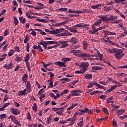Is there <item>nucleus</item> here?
<instances>
[{"label":"nucleus","mask_w":127,"mask_h":127,"mask_svg":"<svg viewBox=\"0 0 127 127\" xmlns=\"http://www.w3.org/2000/svg\"><path fill=\"white\" fill-rule=\"evenodd\" d=\"M124 52V51L122 49H114V53L116 54H122Z\"/></svg>","instance_id":"15"},{"label":"nucleus","mask_w":127,"mask_h":127,"mask_svg":"<svg viewBox=\"0 0 127 127\" xmlns=\"http://www.w3.org/2000/svg\"><path fill=\"white\" fill-rule=\"evenodd\" d=\"M39 44H40L41 45H42L44 48H46V47L49 46V45L58 44V42H55L53 41H45V42H39Z\"/></svg>","instance_id":"3"},{"label":"nucleus","mask_w":127,"mask_h":127,"mask_svg":"<svg viewBox=\"0 0 127 127\" xmlns=\"http://www.w3.org/2000/svg\"><path fill=\"white\" fill-rule=\"evenodd\" d=\"M80 57H81V58H83V60H84V61H87V60H88V59H89L90 57H92V55L89 54L82 53L80 54Z\"/></svg>","instance_id":"5"},{"label":"nucleus","mask_w":127,"mask_h":127,"mask_svg":"<svg viewBox=\"0 0 127 127\" xmlns=\"http://www.w3.org/2000/svg\"><path fill=\"white\" fill-rule=\"evenodd\" d=\"M63 31H64V28L57 29L53 30L51 33H53V34H58V33H61V32H63Z\"/></svg>","instance_id":"8"},{"label":"nucleus","mask_w":127,"mask_h":127,"mask_svg":"<svg viewBox=\"0 0 127 127\" xmlns=\"http://www.w3.org/2000/svg\"><path fill=\"white\" fill-rule=\"evenodd\" d=\"M61 108H53V111L54 112H56L57 111H59V110H61Z\"/></svg>","instance_id":"56"},{"label":"nucleus","mask_w":127,"mask_h":127,"mask_svg":"<svg viewBox=\"0 0 127 127\" xmlns=\"http://www.w3.org/2000/svg\"><path fill=\"white\" fill-rule=\"evenodd\" d=\"M100 6H102V4H98L97 5L91 6V8H93V9H96V8H99Z\"/></svg>","instance_id":"25"},{"label":"nucleus","mask_w":127,"mask_h":127,"mask_svg":"<svg viewBox=\"0 0 127 127\" xmlns=\"http://www.w3.org/2000/svg\"><path fill=\"white\" fill-rule=\"evenodd\" d=\"M16 60L18 62L19 61H21V60H22L21 59V58H20V57L17 56L16 58Z\"/></svg>","instance_id":"60"},{"label":"nucleus","mask_w":127,"mask_h":127,"mask_svg":"<svg viewBox=\"0 0 127 127\" xmlns=\"http://www.w3.org/2000/svg\"><path fill=\"white\" fill-rule=\"evenodd\" d=\"M4 68H5V69H7V70H9L10 69H12V67H13V64L10 63V64L6 65L5 64L4 65Z\"/></svg>","instance_id":"13"},{"label":"nucleus","mask_w":127,"mask_h":127,"mask_svg":"<svg viewBox=\"0 0 127 127\" xmlns=\"http://www.w3.org/2000/svg\"><path fill=\"white\" fill-rule=\"evenodd\" d=\"M29 43H27V46H26V51H27V52H29Z\"/></svg>","instance_id":"55"},{"label":"nucleus","mask_w":127,"mask_h":127,"mask_svg":"<svg viewBox=\"0 0 127 127\" xmlns=\"http://www.w3.org/2000/svg\"><path fill=\"white\" fill-rule=\"evenodd\" d=\"M114 97H111L108 98L107 103H111V101H113Z\"/></svg>","instance_id":"59"},{"label":"nucleus","mask_w":127,"mask_h":127,"mask_svg":"<svg viewBox=\"0 0 127 127\" xmlns=\"http://www.w3.org/2000/svg\"><path fill=\"white\" fill-rule=\"evenodd\" d=\"M8 119H10L11 120V121H13V122H14L16 120V118H15V117H14L12 115L10 116L8 118Z\"/></svg>","instance_id":"37"},{"label":"nucleus","mask_w":127,"mask_h":127,"mask_svg":"<svg viewBox=\"0 0 127 127\" xmlns=\"http://www.w3.org/2000/svg\"><path fill=\"white\" fill-rule=\"evenodd\" d=\"M78 93H82L80 90H75L71 91V96H81V94Z\"/></svg>","instance_id":"7"},{"label":"nucleus","mask_w":127,"mask_h":127,"mask_svg":"<svg viewBox=\"0 0 127 127\" xmlns=\"http://www.w3.org/2000/svg\"><path fill=\"white\" fill-rule=\"evenodd\" d=\"M62 61H63V62H55V65H56L57 66H59V67H66V65H65V64H66V63L67 62V61H71V58H64L62 59Z\"/></svg>","instance_id":"1"},{"label":"nucleus","mask_w":127,"mask_h":127,"mask_svg":"<svg viewBox=\"0 0 127 127\" xmlns=\"http://www.w3.org/2000/svg\"><path fill=\"white\" fill-rule=\"evenodd\" d=\"M47 74L48 75H50L51 78H53V77H54V74H53V73L51 72H48Z\"/></svg>","instance_id":"61"},{"label":"nucleus","mask_w":127,"mask_h":127,"mask_svg":"<svg viewBox=\"0 0 127 127\" xmlns=\"http://www.w3.org/2000/svg\"><path fill=\"white\" fill-rule=\"evenodd\" d=\"M126 110H120L117 111H116V114H118V116H121V115H123V114L125 113Z\"/></svg>","instance_id":"20"},{"label":"nucleus","mask_w":127,"mask_h":127,"mask_svg":"<svg viewBox=\"0 0 127 127\" xmlns=\"http://www.w3.org/2000/svg\"><path fill=\"white\" fill-rule=\"evenodd\" d=\"M59 11H67L68 10V8H60L58 9Z\"/></svg>","instance_id":"39"},{"label":"nucleus","mask_w":127,"mask_h":127,"mask_svg":"<svg viewBox=\"0 0 127 127\" xmlns=\"http://www.w3.org/2000/svg\"><path fill=\"white\" fill-rule=\"evenodd\" d=\"M67 42H71L72 44H76V43H78V40L76 38L72 37L69 41H67Z\"/></svg>","instance_id":"12"},{"label":"nucleus","mask_w":127,"mask_h":127,"mask_svg":"<svg viewBox=\"0 0 127 127\" xmlns=\"http://www.w3.org/2000/svg\"><path fill=\"white\" fill-rule=\"evenodd\" d=\"M95 52H96V53H97V54H95V55H94V56L95 57H98V56H99V51H98V50H97V49H95Z\"/></svg>","instance_id":"54"},{"label":"nucleus","mask_w":127,"mask_h":127,"mask_svg":"<svg viewBox=\"0 0 127 127\" xmlns=\"http://www.w3.org/2000/svg\"><path fill=\"white\" fill-rule=\"evenodd\" d=\"M102 110L104 111L105 114H106V115H107L108 116L110 115V113H109V112L108 111V109H107V108H103Z\"/></svg>","instance_id":"41"},{"label":"nucleus","mask_w":127,"mask_h":127,"mask_svg":"<svg viewBox=\"0 0 127 127\" xmlns=\"http://www.w3.org/2000/svg\"><path fill=\"white\" fill-rule=\"evenodd\" d=\"M68 30H69L70 32H77V29L72 27H69V28H68Z\"/></svg>","instance_id":"33"},{"label":"nucleus","mask_w":127,"mask_h":127,"mask_svg":"<svg viewBox=\"0 0 127 127\" xmlns=\"http://www.w3.org/2000/svg\"><path fill=\"white\" fill-rule=\"evenodd\" d=\"M37 20L38 21H40V22H46V21H47V19H40V18H37Z\"/></svg>","instance_id":"36"},{"label":"nucleus","mask_w":127,"mask_h":127,"mask_svg":"<svg viewBox=\"0 0 127 127\" xmlns=\"http://www.w3.org/2000/svg\"><path fill=\"white\" fill-rule=\"evenodd\" d=\"M14 53V52L13 51V50H10L8 53V56L9 57H10V56H12V55H13Z\"/></svg>","instance_id":"46"},{"label":"nucleus","mask_w":127,"mask_h":127,"mask_svg":"<svg viewBox=\"0 0 127 127\" xmlns=\"http://www.w3.org/2000/svg\"><path fill=\"white\" fill-rule=\"evenodd\" d=\"M14 24L15 25H17V24H18V19H17V18H16V17L14 16Z\"/></svg>","instance_id":"40"},{"label":"nucleus","mask_w":127,"mask_h":127,"mask_svg":"<svg viewBox=\"0 0 127 127\" xmlns=\"http://www.w3.org/2000/svg\"><path fill=\"white\" fill-rule=\"evenodd\" d=\"M83 24H84V23L77 24L73 26V27H83Z\"/></svg>","instance_id":"38"},{"label":"nucleus","mask_w":127,"mask_h":127,"mask_svg":"<svg viewBox=\"0 0 127 127\" xmlns=\"http://www.w3.org/2000/svg\"><path fill=\"white\" fill-rule=\"evenodd\" d=\"M27 74H24L23 75V76L22 77V80L23 82H25V83L27 81L26 80L27 79Z\"/></svg>","instance_id":"30"},{"label":"nucleus","mask_w":127,"mask_h":127,"mask_svg":"<svg viewBox=\"0 0 127 127\" xmlns=\"http://www.w3.org/2000/svg\"><path fill=\"white\" fill-rule=\"evenodd\" d=\"M57 45H59L60 44H62L61 47L62 48H65V47H67L69 45L67 42L64 41V42H59Z\"/></svg>","instance_id":"9"},{"label":"nucleus","mask_w":127,"mask_h":127,"mask_svg":"<svg viewBox=\"0 0 127 127\" xmlns=\"http://www.w3.org/2000/svg\"><path fill=\"white\" fill-rule=\"evenodd\" d=\"M11 111H12V114L13 115H15V116H17V115H19V114H20V112H19V111L15 108L12 107Z\"/></svg>","instance_id":"10"},{"label":"nucleus","mask_w":127,"mask_h":127,"mask_svg":"<svg viewBox=\"0 0 127 127\" xmlns=\"http://www.w3.org/2000/svg\"><path fill=\"white\" fill-rule=\"evenodd\" d=\"M79 67L82 68L81 70L82 73H85L86 71H87V69H88V67H89V64L86 62L81 63Z\"/></svg>","instance_id":"4"},{"label":"nucleus","mask_w":127,"mask_h":127,"mask_svg":"<svg viewBox=\"0 0 127 127\" xmlns=\"http://www.w3.org/2000/svg\"><path fill=\"white\" fill-rule=\"evenodd\" d=\"M61 23H55L53 24L54 26H61Z\"/></svg>","instance_id":"63"},{"label":"nucleus","mask_w":127,"mask_h":127,"mask_svg":"<svg viewBox=\"0 0 127 127\" xmlns=\"http://www.w3.org/2000/svg\"><path fill=\"white\" fill-rule=\"evenodd\" d=\"M59 46V45H56L55 46H49L46 47V48H45V49H46L47 50H48L49 49H52L53 48H56V47H58Z\"/></svg>","instance_id":"24"},{"label":"nucleus","mask_w":127,"mask_h":127,"mask_svg":"<svg viewBox=\"0 0 127 127\" xmlns=\"http://www.w3.org/2000/svg\"><path fill=\"white\" fill-rule=\"evenodd\" d=\"M127 0H114V1L116 3H121L123 2V1H126Z\"/></svg>","instance_id":"42"},{"label":"nucleus","mask_w":127,"mask_h":127,"mask_svg":"<svg viewBox=\"0 0 127 127\" xmlns=\"http://www.w3.org/2000/svg\"><path fill=\"white\" fill-rule=\"evenodd\" d=\"M61 81L64 84H65V83H68V82H70V80L69 79V78H66L61 79Z\"/></svg>","instance_id":"22"},{"label":"nucleus","mask_w":127,"mask_h":127,"mask_svg":"<svg viewBox=\"0 0 127 127\" xmlns=\"http://www.w3.org/2000/svg\"><path fill=\"white\" fill-rule=\"evenodd\" d=\"M5 118H6V115L4 114H2L0 115V120H3V119H5Z\"/></svg>","instance_id":"43"},{"label":"nucleus","mask_w":127,"mask_h":127,"mask_svg":"<svg viewBox=\"0 0 127 127\" xmlns=\"http://www.w3.org/2000/svg\"><path fill=\"white\" fill-rule=\"evenodd\" d=\"M51 122V118L50 117L47 118L46 123L47 125H49Z\"/></svg>","instance_id":"47"},{"label":"nucleus","mask_w":127,"mask_h":127,"mask_svg":"<svg viewBox=\"0 0 127 127\" xmlns=\"http://www.w3.org/2000/svg\"><path fill=\"white\" fill-rule=\"evenodd\" d=\"M92 70H95V71H100V70H103V68L101 66H93L91 67Z\"/></svg>","instance_id":"14"},{"label":"nucleus","mask_w":127,"mask_h":127,"mask_svg":"<svg viewBox=\"0 0 127 127\" xmlns=\"http://www.w3.org/2000/svg\"><path fill=\"white\" fill-rule=\"evenodd\" d=\"M32 110L35 111V112H37V105L36 103L33 104V106L32 107Z\"/></svg>","instance_id":"34"},{"label":"nucleus","mask_w":127,"mask_h":127,"mask_svg":"<svg viewBox=\"0 0 127 127\" xmlns=\"http://www.w3.org/2000/svg\"><path fill=\"white\" fill-rule=\"evenodd\" d=\"M107 51L110 53H115V49H108Z\"/></svg>","instance_id":"49"},{"label":"nucleus","mask_w":127,"mask_h":127,"mask_svg":"<svg viewBox=\"0 0 127 127\" xmlns=\"http://www.w3.org/2000/svg\"><path fill=\"white\" fill-rule=\"evenodd\" d=\"M99 18L102 21H109V17L107 16L100 15L98 16Z\"/></svg>","instance_id":"11"},{"label":"nucleus","mask_w":127,"mask_h":127,"mask_svg":"<svg viewBox=\"0 0 127 127\" xmlns=\"http://www.w3.org/2000/svg\"><path fill=\"white\" fill-rule=\"evenodd\" d=\"M26 94V89H24L23 91H19L18 95V96H24Z\"/></svg>","instance_id":"18"},{"label":"nucleus","mask_w":127,"mask_h":127,"mask_svg":"<svg viewBox=\"0 0 127 127\" xmlns=\"http://www.w3.org/2000/svg\"><path fill=\"white\" fill-rule=\"evenodd\" d=\"M125 53L116 54L115 57L117 59H122V58L124 57L125 56Z\"/></svg>","instance_id":"16"},{"label":"nucleus","mask_w":127,"mask_h":127,"mask_svg":"<svg viewBox=\"0 0 127 127\" xmlns=\"http://www.w3.org/2000/svg\"><path fill=\"white\" fill-rule=\"evenodd\" d=\"M29 54H27L26 55V57L25 58V62H28V61L29 60Z\"/></svg>","instance_id":"44"},{"label":"nucleus","mask_w":127,"mask_h":127,"mask_svg":"<svg viewBox=\"0 0 127 127\" xmlns=\"http://www.w3.org/2000/svg\"><path fill=\"white\" fill-rule=\"evenodd\" d=\"M108 26H109V25H106V26H103L102 27H100L99 28H97L96 27V26H95V25H93L92 26V29L93 30L91 31V33H92L93 34H98V31H100V30H102V29H106V28H107V27H108Z\"/></svg>","instance_id":"2"},{"label":"nucleus","mask_w":127,"mask_h":127,"mask_svg":"<svg viewBox=\"0 0 127 127\" xmlns=\"http://www.w3.org/2000/svg\"><path fill=\"white\" fill-rule=\"evenodd\" d=\"M25 86L26 87V89H30L31 85H30V82L29 81H26Z\"/></svg>","instance_id":"26"},{"label":"nucleus","mask_w":127,"mask_h":127,"mask_svg":"<svg viewBox=\"0 0 127 127\" xmlns=\"http://www.w3.org/2000/svg\"><path fill=\"white\" fill-rule=\"evenodd\" d=\"M93 75L91 74H87L85 75V79H87V80H91Z\"/></svg>","instance_id":"29"},{"label":"nucleus","mask_w":127,"mask_h":127,"mask_svg":"<svg viewBox=\"0 0 127 127\" xmlns=\"http://www.w3.org/2000/svg\"><path fill=\"white\" fill-rule=\"evenodd\" d=\"M109 20H115V19H118V16H110V17L109 18Z\"/></svg>","instance_id":"31"},{"label":"nucleus","mask_w":127,"mask_h":127,"mask_svg":"<svg viewBox=\"0 0 127 127\" xmlns=\"http://www.w3.org/2000/svg\"><path fill=\"white\" fill-rule=\"evenodd\" d=\"M68 36V31L65 30L64 32L61 33L59 36Z\"/></svg>","instance_id":"28"},{"label":"nucleus","mask_w":127,"mask_h":127,"mask_svg":"<svg viewBox=\"0 0 127 127\" xmlns=\"http://www.w3.org/2000/svg\"><path fill=\"white\" fill-rule=\"evenodd\" d=\"M28 41V38H27V35H26L24 42V43H26Z\"/></svg>","instance_id":"64"},{"label":"nucleus","mask_w":127,"mask_h":127,"mask_svg":"<svg viewBox=\"0 0 127 127\" xmlns=\"http://www.w3.org/2000/svg\"><path fill=\"white\" fill-rule=\"evenodd\" d=\"M101 23H102V20L98 19L93 25H94V26H99V25H101Z\"/></svg>","instance_id":"21"},{"label":"nucleus","mask_w":127,"mask_h":127,"mask_svg":"<svg viewBox=\"0 0 127 127\" xmlns=\"http://www.w3.org/2000/svg\"><path fill=\"white\" fill-rule=\"evenodd\" d=\"M112 83H114V84H116V85H118V87H121V83H120L119 82H118L116 80L112 81Z\"/></svg>","instance_id":"45"},{"label":"nucleus","mask_w":127,"mask_h":127,"mask_svg":"<svg viewBox=\"0 0 127 127\" xmlns=\"http://www.w3.org/2000/svg\"><path fill=\"white\" fill-rule=\"evenodd\" d=\"M83 125H84V123H83V121H81L80 122L77 124V125L78 127H83Z\"/></svg>","instance_id":"52"},{"label":"nucleus","mask_w":127,"mask_h":127,"mask_svg":"<svg viewBox=\"0 0 127 127\" xmlns=\"http://www.w3.org/2000/svg\"><path fill=\"white\" fill-rule=\"evenodd\" d=\"M76 121H77L76 119H73L71 121V124H70V126H73V124H74L75 122H76Z\"/></svg>","instance_id":"53"},{"label":"nucleus","mask_w":127,"mask_h":127,"mask_svg":"<svg viewBox=\"0 0 127 127\" xmlns=\"http://www.w3.org/2000/svg\"><path fill=\"white\" fill-rule=\"evenodd\" d=\"M81 69L80 70H77L75 71V74H84V72H82Z\"/></svg>","instance_id":"51"},{"label":"nucleus","mask_w":127,"mask_h":127,"mask_svg":"<svg viewBox=\"0 0 127 127\" xmlns=\"http://www.w3.org/2000/svg\"><path fill=\"white\" fill-rule=\"evenodd\" d=\"M19 19L20 20V22L21 23H23V24H24V23H25V21H26L25 18H23V17H20Z\"/></svg>","instance_id":"27"},{"label":"nucleus","mask_w":127,"mask_h":127,"mask_svg":"<svg viewBox=\"0 0 127 127\" xmlns=\"http://www.w3.org/2000/svg\"><path fill=\"white\" fill-rule=\"evenodd\" d=\"M126 34L125 32L124 33H122L120 35V37H121V38H122V37H124V36H126Z\"/></svg>","instance_id":"62"},{"label":"nucleus","mask_w":127,"mask_h":127,"mask_svg":"<svg viewBox=\"0 0 127 127\" xmlns=\"http://www.w3.org/2000/svg\"><path fill=\"white\" fill-rule=\"evenodd\" d=\"M28 127H37V125L36 124H29Z\"/></svg>","instance_id":"57"},{"label":"nucleus","mask_w":127,"mask_h":127,"mask_svg":"<svg viewBox=\"0 0 127 127\" xmlns=\"http://www.w3.org/2000/svg\"><path fill=\"white\" fill-rule=\"evenodd\" d=\"M34 8L35 9H43V7H42V6H37L36 7H34Z\"/></svg>","instance_id":"48"},{"label":"nucleus","mask_w":127,"mask_h":127,"mask_svg":"<svg viewBox=\"0 0 127 127\" xmlns=\"http://www.w3.org/2000/svg\"><path fill=\"white\" fill-rule=\"evenodd\" d=\"M79 115H81V116L82 115H84L85 113H88V114H90V115L93 114V112H92V110L91 109H89L87 108L86 107L85 108L84 110H79Z\"/></svg>","instance_id":"6"},{"label":"nucleus","mask_w":127,"mask_h":127,"mask_svg":"<svg viewBox=\"0 0 127 127\" xmlns=\"http://www.w3.org/2000/svg\"><path fill=\"white\" fill-rule=\"evenodd\" d=\"M14 123L16 124V125H17L18 126H21V124H20V123H19V122H18V121H17V120H15L14 121Z\"/></svg>","instance_id":"58"},{"label":"nucleus","mask_w":127,"mask_h":127,"mask_svg":"<svg viewBox=\"0 0 127 127\" xmlns=\"http://www.w3.org/2000/svg\"><path fill=\"white\" fill-rule=\"evenodd\" d=\"M80 52H81V51L80 50H76L72 51L71 53H73L74 55H76L77 53H80Z\"/></svg>","instance_id":"32"},{"label":"nucleus","mask_w":127,"mask_h":127,"mask_svg":"<svg viewBox=\"0 0 127 127\" xmlns=\"http://www.w3.org/2000/svg\"><path fill=\"white\" fill-rule=\"evenodd\" d=\"M88 26H89V25L88 24H84V23H83L82 27H83V28H84V29H85L86 30H88V29H89Z\"/></svg>","instance_id":"35"},{"label":"nucleus","mask_w":127,"mask_h":127,"mask_svg":"<svg viewBox=\"0 0 127 127\" xmlns=\"http://www.w3.org/2000/svg\"><path fill=\"white\" fill-rule=\"evenodd\" d=\"M83 46V49L84 50H87V48L89 47V45H88V42L87 41H83L82 42Z\"/></svg>","instance_id":"17"},{"label":"nucleus","mask_w":127,"mask_h":127,"mask_svg":"<svg viewBox=\"0 0 127 127\" xmlns=\"http://www.w3.org/2000/svg\"><path fill=\"white\" fill-rule=\"evenodd\" d=\"M104 33H106L108 35H116V33L110 32L107 30L106 31H104Z\"/></svg>","instance_id":"23"},{"label":"nucleus","mask_w":127,"mask_h":127,"mask_svg":"<svg viewBox=\"0 0 127 127\" xmlns=\"http://www.w3.org/2000/svg\"><path fill=\"white\" fill-rule=\"evenodd\" d=\"M113 8H114V6L111 5L110 7L105 6L104 7V9L105 11H110V10H112Z\"/></svg>","instance_id":"19"},{"label":"nucleus","mask_w":127,"mask_h":127,"mask_svg":"<svg viewBox=\"0 0 127 127\" xmlns=\"http://www.w3.org/2000/svg\"><path fill=\"white\" fill-rule=\"evenodd\" d=\"M75 10H72V9H69L67 11V13H75Z\"/></svg>","instance_id":"50"}]
</instances>
